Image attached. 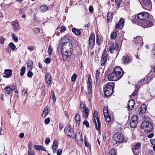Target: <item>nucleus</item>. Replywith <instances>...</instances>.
<instances>
[{
	"instance_id": "nucleus-9",
	"label": "nucleus",
	"mask_w": 155,
	"mask_h": 155,
	"mask_svg": "<svg viewBox=\"0 0 155 155\" xmlns=\"http://www.w3.org/2000/svg\"><path fill=\"white\" fill-rule=\"evenodd\" d=\"M114 140L117 142H122L124 140V135L121 133L115 134L113 137Z\"/></svg>"
},
{
	"instance_id": "nucleus-15",
	"label": "nucleus",
	"mask_w": 155,
	"mask_h": 155,
	"mask_svg": "<svg viewBox=\"0 0 155 155\" xmlns=\"http://www.w3.org/2000/svg\"><path fill=\"white\" fill-rule=\"evenodd\" d=\"M141 143H137L132 148V150L134 155H138L139 153V149L140 147Z\"/></svg>"
},
{
	"instance_id": "nucleus-36",
	"label": "nucleus",
	"mask_w": 155,
	"mask_h": 155,
	"mask_svg": "<svg viewBox=\"0 0 155 155\" xmlns=\"http://www.w3.org/2000/svg\"><path fill=\"white\" fill-rule=\"evenodd\" d=\"M50 97L51 99L53 100L54 104L56 99V97L55 96L54 92L52 91H51V95Z\"/></svg>"
},
{
	"instance_id": "nucleus-17",
	"label": "nucleus",
	"mask_w": 155,
	"mask_h": 155,
	"mask_svg": "<svg viewBox=\"0 0 155 155\" xmlns=\"http://www.w3.org/2000/svg\"><path fill=\"white\" fill-rule=\"evenodd\" d=\"M124 20L123 18H121L119 21L118 22L116 25V28L119 30H121L123 28L124 25Z\"/></svg>"
},
{
	"instance_id": "nucleus-24",
	"label": "nucleus",
	"mask_w": 155,
	"mask_h": 155,
	"mask_svg": "<svg viewBox=\"0 0 155 155\" xmlns=\"http://www.w3.org/2000/svg\"><path fill=\"white\" fill-rule=\"evenodd\" d=\"M134 39L136 43L140 44V46L143 45V39L141 37L138 36L136 38L134 37Z\"/></svg>"
},
{
	"instance_id": "nucleus-34",
	"label": "nucleus",
	"mask_w": 155,
	"mask_h": 155,
	"mask_svg": "<svg viewBox=\"0 0 155 155\" xmlns=\"http://www.w3.org/2000/svg\"><path fill=\"white\" fill-rule=\"evenodd\" d=\"M146 106L145 105H142L140 108L139 114L144 113L146 111Z\"/></svg>"
},
{
	"instance_id": "nucleus-50",
	"label": "nucleus",
	"mask_w": 155,
	"mask_h": 155,
	"mask_svg": "<svg viewBox=\"0 0 155 155\" xmlns=\"http://www.w3.org/2000/svg\"><path fill=\"white\" fill-rule=\"evenodd\" d=\"M33 29L34 32L36 33H38L40 32V29L39 28L35 27Z\"/></svg>"
},
{
	"instance_id": "nucleus-28",
	"label": "nucleus",
	"mask_w": 155,
	"mask_h": 155,
	"mask_svg": "<svg viewBox=\"0 0 155 155\" xmlns=\"http://www.w3.org/2000/svg\"><path fill=\"white\" fill-rule=\"evenodd\" d=\"M76 124L77 125L79 126L80 124L81 120V116L78 113L76 115L75 117Z\"/></svg>"
},
{
	"instance_id": "nucleus-3",
	"label": "nucleus",
	"mask_w": 155,
	"mask_h": 155,
	"mask_svg": "<svg viewBox=\"0 0 155 155\" xmlns=\"http://www.w3.org/2000/svg\"><path fill=\"white\" fill-rule=\"evenodd\" d=\"M79 109L81 112L83 117L85 118H87L89 114V111L84 102H82L81 103Z\"/></svg>"
},
{
	"instance_id": "nucleus-41",
	"label": "nucleus",
	"mask_w": 155,
	"mask_h": 155,
	"mask_svg": "<svg viewBox=\"0 0 155 155\" xmlns=\"http://www.w3.org/2000/svg\"><path fill=\"white\" fill-rule=\"evenodd\" d=\"M25 67H23L21 68V72H20V75L21 76H23L24 74L25 73Z\"/></svg>"
},
{
	"instance_id": "nucleus-52",
	"label": "nucleus",
	"mask_w": 155,
	"mask_h": 155,
	"mask_svg": "<svg viewBox=\"0 0 155 155\" xmlns=\"http://www.w3.org/2000/svg\"><path fill=\"white\" fill-rule=\"evenodd\" d=\"M50 121V118L49 117H48L45 119V123L46 124H48Z\"/></svg>"
},
{
	"instance_id": "nucleus-43",
	"label": "nucleus",
	"mask_w": 155,
	"mask_h": 155,
	"mask_svg": "<svg viewBox=\"0 0 155 155\" xmlns=\"http://www.w3.org/2000/svg\"><path fill=\"white\" fill-rule=\"evenodd\" d=\"M142 84L140 83V82L139 81L137 84H136L135 87H136V90L138 91L139 90V88L142 85Z\"/></svg>"
},
{
	"instance_id": "nucleus-18",
	"label": "nucleus",
	"mask_w": 155,
	"mask_h": 155,
	"mask_svg": "<svg viewBox=\"0 0 155 155\" xmlns=\"http://www.w3.org/2000/svg\"><path fill=\"white\" fill-rule=\"evenodd\" d=\"M51 75L48 73H47L45 75V81L48 86H50L51 84Z\"/></svg>"
},
{
	"instance_id": "nucleus-55",
	"label": "nucleus",
	"mask_w": 155,
	"mask_h": 155,
	"mask_svg": "<svg viewBox=\"0 0 155 155\" xmlns=\"http://www.w3.org/2000/svg\"><path fill=\"white\" fill-rule=\"evenodd\" d=\"M66 29V28L65 26H62L61 28L60 32L61 33L65 31Z\"/></svg>"
},
{
	"instance_id": "nucleus-27",
	"label": "nucleus",
	"mask_w": 155,
	"mask_h": 155,
	"mask_svg": "<svg viewBox=\"0 0 155 155\" xmlns=\"http://www.w3.org/2000/svg\"><path fill=\"white\" fill-rule=\"evenodd\" d=\"M58 147V145L57 142L56 140H54L52 145V149L54 153H55Z\"/></svg>"
},
{
	"instance_id": "nucleus-25",
	"label": "nucleus",
	"mask_w": 155,
	"mask_h": 155,
	"mask_svg": "<svg viewBox=\"0 0 155 155\" xmlns=\"http://www.w3.org/2000/svg\"><path fill=\"white\" fill-rule=\"evenodd\" d=\"M75 140L77 141H83L82 134L80 132H77L75 134Z\"/></svg>"
},
{
	"instance_id": "nucleus-37",
	"label": "nucleus",
	"mask_w": 155,
	"mask_h": 155,
	"mask_svg": "<svg viewBox=\"0 0 155 155\" xmlns=\"http://www.w3.org/2000/svg\"><path fill=\"white\" fill-rule=\"evenodd\" d=\"M106 155H116V152L114 149L110 150L107 153Z\"/></svg>"
},
{
	"instance_id": "nucleus-49",
	"label": "nucleus",
	"mask_w": 155,
	"mask_h": 155,
	"mask_svg": "<svg viewBox=\"0 0 155 155\" xmlns=\"http://www.w3.org/2000/svg\"><path fill=\"white\" fill-rule=\"evenodd\" d=\"M33 73L31 71H29L28 72L27 75L28 77L29 78H31L33 76Z\"/></svg>"
},
{
	"instance_id": "nucleus-8",
	"label": "nucleus",
	"mask_w": 155,
	"mask_h": 155,
	"mask_svg": "<svg viewBox=\"0 0 155 155\" xmlns=\"http://www.w3.org/2000/svg\"><path fill=\"white\" fill-rule=\"evenodd\" d=\"M93 82L90 75L87 76V94L90 96L92 94V84Z\"/></svg>"
},
{
	"instance_id": "nucleus-53",
	"label": "nucleus",
	"mask_w": 155,
	"mask_h": 155,
	"mask_svg": "<svg viewBox=\"0 0 155 155\" xmlns=\"http://www.w3.org/2000/svg\"><path fill=\"white\" fill-rule=\"evenodd\" d=\"M96 42L98 45H100L101 44L100 39L99 38L98 35L97 36Z\"/></svg>"
},
{
	"instance_id": "nucleus-40",
	"label": "nucleus",
	"mask_w": 155,
	"mask_h": 155,
	"mask_svg": "<svg viewBox=\"0 0 155 155\" xmlns=\"http://www.w3.org/2000/svg\"><path fill=\"white\" fill-rule=\"evenodd\" d=\"M8 46L9 47L13 50L14 51V50L16 48V46L15 45L12 43L11 42L9 43L8 44Z\"/></svg>"
},
{
	"instance_id": "nucleus-63",
	"label": "nucleus",
	"mask_w": 155,
	"mask_h": 155,
	"mask_svg": "<svg viewBox=\"0 0 155 155\" xmlns=\"http://www.w3.org/2000/svg\"><path fill=\"white\" fill-rule=\"evenodd\" d=\"M150 143L153 145H155V140L154 139H150Z\"/></svg>"
},
{
	"instance_id": "nucleus-60",
	"label": "nucleus",
	"mask_w": 155,
	"mask_h": 155,
	"mask_svg": "<svg viewBox=\"0 0 155 155\" xmlns=\"http://www.w3.org/2000/svg\"><path fill=\"white\" fill-rule=\"evenodd\" d=\"M28 49L31 51H32L34 50V47L33 46H29L28 47Z\"/></svg>"
},
{
	"instance_id": "nucleus-35",
	"label": "nucleus",
	"mask_w": 155,
	"mask_h": 155,
	"mask_svg": "<svg viewBox=\"0 0 155 155\" xmlns=\"http://www.w3.org/2000/svg\"><path fill=\"white\" fill-rule=\"evenodd\" d=\"M40 10L41 11L45 12L48 10V7L46 5H43L41 6Z\"/></svg>"
},
{
	"instance_id": "nucleus-62",
	"label": "nucleus",
	"mask_w": 155,
	"mask_h": 155,
	"mask_svg": "<svg viewBox=\"0 0 155 155\" xmlns=\"http://www.w3.org/2000/svg\"><path fill=\"white\" fill-rule=\"evenodd\" d=\"M62 152V150L61 149H58L57 152V155H61Z\"/></svg>"
},
{
	"instance_id": "nucleus-14",
	"label": "nucleus",
	"mask_w": 155,
	"mask_h": 155,
	"mask_svg": "<svg viewBox=\"0 0 155 155\" xmlns=\"http://www.w3.org/2000/svg\"><path fill=\"white\" fill-rule=\"evenodd\" d=\"M95 36L93 34H91L90 36L89 39V47L91 48H92L95 44Z\"/></svg>"
},
{
	"instance_id": "nucleus-22",
	"label": "nucleus",
	"mask_w": 155,
	"mask_h": 155,
	"mask_svg": "<svg viewBox=\"0 0 155 155\" xmlns=\"http://www.w3.org/2000/svg\"><path fill=\"white\" fill-rule=\"evenodd\" d=\"M50 111V108L47 106L45 107L44 109L43 112L42 114V117L45 118L48 114Z\"/></svg>"
},
{
	"instance_id": "nucleus-5",
	"label": "nucleus",
	"mask_w": 155,
	"mask_h": 155,
	"mask_svg": "<svg viewBox=\"0 0 155 155\" xmlns=\"http://www.w3.org/2000/svg\"><path fill=\"white\" fill-rule=\"evenodd\" d=\"M64 132L65 134L69 137L72 138H74L75 135L74 130L70 125H68L65 127Z\"/></svg>"
},
{
	"instance_id": "nucleus-45",
	"label": "nucleus",
	"mask_w": 155,
	"mask_h": 155,
	"mask_svg": "<svg viewBox=\"0 0 155 155\" xmlns=\"http://www.w3.org/2000/svg\"><path fill=\"white\" fill-rule=\"evenodd\" d=\"M104 117L107 122H110L111 121V118L109 115L104 116Z\"/></svg>"
},
{
	"instance_id": "nucleus-56",
	"label": "nucleus",
	"mask_w": 155,
	"mask_h": 155,
	"mask_svg": "<svg viewBox=\"0 0 155 155\" xmlns=\"http://www.w3.org/2000/svg\"><path fill=\"white\" fill-rule=\"evenodd\" d=\"M50 59L48 58H47L45 60V62L47 64H48L50 62Z\"/></svg>"
},
{
	"instance_id": "nucleus-32",
	"label": "nucleus",
	"mask_w": 155,
	"mask_h": 155,
	"mask_svg": "<svg viewBox=\"0 0 155 155\" xmlns=\"http://www.w3.org/2000/svg\"><path fill=\"white\" fill-rule=\"evenodd\" d=\"M109 49L110 52L112 54L114 52V51L115 49V48L114 47V43L112 42L110 44Z\"/></svg>"
},
{
	"instance_id": "nucleus-29",
	"label": "nucleus",
	"mask_w": 155,
	"mask_h": 155,
	"mask_svg": "<svg viewBox=\"0 0 155 155\" xmlns=\"http://www.w3.org/2000/svg\"><path fill=\"white\" fill-rule=\"evenodd\" d=\"M34 149L37 150H42L43 151H46V150L41 145H35L34 146Z\"/></svg>"
},
{
	"instance_id": "nucleus-31",
	"label": "nucleus",
	"mask_w": 155,
	"mask_h": 155,
	"mask_svg": "<svg viewBox=\"0 0 155 155\" xmlns=\"http://www.w3.org/2000/svg\"><path fill=\"white\" fill-rule=\"evenodd\" d=\"M153 25V22L150 20H146L144 23V26L147 27H150L152 26Z\"/></svg>"
},
{
	"instance_id": "nucleus-59",
	"label": "nucleus",
	"mask_w": 155,
	"mask_h": 155,
	"mask_svg": "<svg viewBox=\"0 0 155 155\" xmlns=\"http://www.w3.org/2000/svg\"><path fill=\"white\" fill-rule=\"evenodd\" d=\"M121 0H117V4L118 8H120V5L121 4Z\"/></svg>"
},
{
	"instance_id": "nucleus-48",
	"label": "nucleus",
	"mask_w": 155,
	"mask_h": 155,
	"mask_svg": "<svg viewBox=\"0 0 155 155\" xmlns=\"http://www.w3.org/2000/svg\"><path fill=\"white\" fill-rule=\"evenodd\" d=\"M100 70L99 69H98L96 70L95 75V77L96 79H98L99 76L100 74Z\"/></svg>"
},
{
	"instance_id": "nucleus-33",
	"label": "nucleus",
	"mask_w": 155,
	"mask_h": 155,
	"mask_svg": "<svg viewBox=\"0 0 155 155\" xmlns=\"http://www.w3.org/2000/svg\"><path fill=\"white\" fill-rule=\"evenodd\" d=\"M113 17V14L112 12H109L107 15V21L110 22L111 21Z\"/></svg>"
},
{
	"instance_id": "nucleus-44",
	"label": "nucleus",
	"mask_w": 155,
	"mask_h": 155,
	"mask_svg": "<svg viewBox=\"0 0 155 155\" xmlns=\"http://www.w3.org/2000/svg\"><path fill=\"white\" fill-rule=\"evenodd\" d=\"M12 38L13 39L14 41L15 42H17L18 41V38L16 37L15 35L13 33L12 34Z\"/></svg>"
},
{
	"instance_id": "nucleus-1",
	"label": "nucleus",
	"mask_w": 155,
	"mask_h": 155,
	"mask_svg": "<svg viewBox=\"0 0 155 155\" xmlns=\"http://www.w3.org/2000/svg\"><path fill=\"white\" fill-rule=\"evenodd\" d=\"M113 72L108 75L109 80L117 81L120 79L123 75V71L122 69L118 66L115 67Z\"/></svg>"
},
{
	"instance_id": "nucleus-21",
	"label": "nucleus",
	"mask_w": 155,
	"mask_h": 155,
	"mask_svg": "<svg viewBox=\"0 0 155 155\" xmlns=\"http://www.w3.org/2000/svg\"><path fill=\"white\" fill-rule=\"evenodd\" d=\"M12 70L9 69H5L4 73L5 75H3L4 77L7 78H8L11 77L12 76Z\"/></svg>"
},
{
	"instance_id": "nucleus-64",
	"label": "nucleus",
	"mask_w": 155,
	"mask_h": 155,
	"mask_svg": "<svg viewBox=\"0 0 155 155\" xmlns=\"http://www.w3.org/2000/svg\"><path fill=\"white\" fill-rule=\"evenodd\" d=\"M89 10L90 12H92L93 11V8L92 6H89Z\"/></svg>"
},
{
	"instance_id": "nucleus-13",
	"label": "nucleus",
	"mask_w": 155,
	"mask_h": 155,
	"mask_svg": "<svg viewBox=\"0 0 155 155\" xmlns=\"http://www.w3.org/2000/svg\"><path fill=\"white\" fill-rule=\"evenodd\" d=\"M64 51V50H61V54L63 60L64 61L68 60L72 55V52L65 51V52Z\"/></svg>"
},
{
	"instance_id": "nucleus-30",
	"label": "nucleus",
	"mask_w": 155,
	"mask_h": 155,
	"mask_svg": "<svg viewBox=\"0 0 155 155\" xmlns=\"http://www.w3.org/2000/svg\"><path fill=\"white\" fill-rule=\"evenodd\" d=\"M72 32L75 35L79 36L81 33V31L80 30L76 29L75 28H73L72 29Z\"/></svg>"
},
{
	"instance_id": "nucleus-11",
	"label": "nucleus",
	"mask_w": 155,
	"mask_h": 155,
	"mask_svg": "<svg viewBox=\"0 0 155 155\" xmlns=\"http://www.w3.org/2000/svg\"><path fill=\"white\" fill-rule=\"evenodd\" d=\"M138 117L136 115H134L132 117L130 125L132 128L135 127L137 124Z\"/></svg>"
},
{
	"instance_id": "nucleus-39",
	"label": "nucleus",
	"mask_w": 155,
	"mask_h": 155,
	"mask_svg": "<svg viewBox=\"0 0 155 155\" xmlns=\"http://www.w3.org/2000/svg\"><path fill=\"white\" fill-rule=\"evenodd\" d=\"M53 51V48L51 47V45H50L49 46L48 50V54H49V55L51 56V55Z\"/></svg>"
},
{
	"instance_id": "nucleus-6",
	"label": "nucleus",
	"mask_w": 155,
	"mask_h": 155,
	"mask_svg": "<svg viewBox=\"0 0 155 155\" xmlns=\"http://www.w3.org/2000/svg\"><path fill=\"white\" fill-rule=\"evenodd\" d=\"M61 50H64V51H71L72 52L73 50V45L71 43L67 42H64L61 47Z\"/></svg>"
},
{
	"instance_id": "nucleus-58",
	"label": "nucleus",
	"mask_w": 155,
	"mask_h": 155,
	"mask_svg": "<svg viewBox=\"0 0 155 155\" xmlns=\"http://www.w3.org/2000/svg\"><path fill=\"white\" fill-rule=\"evenodd\" d=\"M27 67L29 69L31 70L33 68V65L31 63H28L27 65Z\"/></svg>"
},
{
	"instance_id": "nucleus-23",
	"label": "nucleus",
	"mask_w": 155,
	"mask_h": 155,
	"mask_svg": "<svg viewBox=\"0 0 155 155\" xmlns=\"http://www.w3.org/2000/svg\"><path fill=\"white\" fill-rule=\"evenodd\" d=\"M135 104V102L133 100H130L128 101V108L130 110H132Z\"/></svg>"
},
{
	"instance_id": "nucleus-2",
	"label": "nucleus",
	"mask_w": 155,
	"mask_h": 155,
	"mask_svg": "<svg viewBox=\"0 0 155 155\" xmlns=\"http://www.w3.org/2000/svg\"><path fill=\"white\" fill-rule=\"evenodd\" d=\"M114 83L113 82L107 83L104 86V90L105 96L108 97L113 93Z\"/></svg>"
},
{
	"instance_id": "nucleus-54",
	"label": "nucleus",
	"mask_w": 155,
	"mask_h": 155,
	"mask_svg": "<svg viewBox=\"0 0 155 155\" xmlns=\"http://www.w3.org/2000/svg\"><path fill=\"white\" fill-rule=\"evenodd\" d=\"M83 125H85L86 126V127H89V123L86 120H84L83 122Z\"/></svg>"
},
{
	"instance_id": "nucleus-19",
	"label": "nucleus",
	"mask_w": 155,
	"mask_h": 155,
	"mask_svg": "<svg viewBox=\"0 0 155 155\" xmlns=\"http://www.w3.org/2000/svg\"><path fill=\"white\" fill-rule=\"evenodd\" d=\"M12 25L13 29L15 32L18 31L20 29V26L18 22L13 21L12 22Z\"/></svg>"
},
{
	"instance_id": "nucleus-20",
	"label": "nucleus",
	"mask_w": 155,
	"mask_h": 155,
	"mask_svg": "<svg viewBox=\"0 0 155 155\" xmlns=\"http://www.w3.org/2000/svg\"><path fill=\"white\" fill-rule=\"evenodd\" d=\"M107 58V54L104 51L101 60V65L103 66L104 65Z\"/></svg>"
},
{
	"instance_id": "nucleus-38",
	"label": "nucleus",
	"mask_w": 155,
	"mask_h": 155,
	"mask_svg": "<svg viewBox=\"0 0 155 155\" xmlns=\"http://www.w3.org/2000/svg\"><path fill=\"white\" fill-rule=\"evenodd\" d=\"M117 35V33L116 32L112 33L110 35V38L112 39H115Z\"/></svg>"
},
{
	"instance_id": "nucleus-7",
	"label": "nucleus",
	"mask_w": 155,
	"mask_h": 155,
	"mask_svg": "<svg viewBox=\"0 0 155 155\" xmlns=\"http://www.w3.org/2000/svg\"><path fill=\"white\" fill-rule=\"evenodd\" d=\"M142 129L147 132L151 131L152 129V126L151 123L146 121L143 122L141 124Z\"/></svg>"
},
{
	"instance_id": "nucleus-16",
	"label": "nucleus",
	"mask_w": 155,
	"mask_h": 155,
	"mask_svg": "<svg viewBox=\"0 0 155 155\" xmlns=\"http://www.w3.org/2000/svg\"><path fill=\"white\" fill-rule=\"evenodd\" d=\"M16 88L15 86L10 87V86H7L5 88L4 91L6 94H12V91L15 89Z\"/></svg>"
},
{
	"instance_id": "nucleus-47",
	"label": "nucleus",
	"mask_w": 155,
	"mask_h": 155,
	"mask_svg": "<svg viewBox=\"0 0 155 155\" xmlns=\"http://www.w3.org/2000/svg\"><path fill=\"white\" fill-rule=\"evenodd\" d=\"M107 107H104L103 110L104 111V116L108 115V110H107Z\"/></svg>"
},
{
	"instance_id": "nucleus-51",
	"label": "nucleus",
	"mask_w": 155,
	"mask_h": 155,
	"mask_svg": "<svg viewBox=\"0 0 155 155\" xmlns=\"http://www.w3.org/2000/svg\"><path fill=\"white\" fill-rule=\"evenodd\" d=\"M6 40V39L2 37H1L0 38V43L3 44L4 43V41Z\"/></svg>"
},
{
	"instance_id": "nucleus-4",
	"label": "nucleus",
	"mask_w": 155,
	"mask_h": 155,
	"mask_svg": "<svg viewBox=\"0 0 155 155\" xmlns=\"http://www.w3.org/2000/svg\"><path fill=\"white\" fill-rule=\"evenodd\" d=\"M93 120L95 124L96 129L99 131H100L101 122L98 117V112L97 111H94Z\"/></svg>"
},
{
	"instance_id": "nucleus-61",
	"label": "nucleus",
	"mask_w": 155,
	"mask_h": 155,
	"mask_svg": "<svg viewBox=\"0 0 155 155\" xmlns=\"http://www.w3.org/2000/svg\"><path fill=\"white\" fill-rule=\"evenodd\" d=\"M45 142L46 144H48L50 142V138H46Z\"/></svg>"
},
{
	"instance_id": "nucleus-12",
	"label": "nucleus",
	"mask_w": 155,
	"mask_h": 155,
	"mask_svg": "<svg viewBox=\"0 0 155 155\" xmlns=\"http://www.w3.org/2000/svg\"><path fill=\"white\" fill-rule=\"evenodd\" d=\"M149 17V14L145 12L140 13L137 15L138 18L141 20H146Z\"/></svg>"
},
{
	"instance_id": "nucleus-42",
	"label": "nucleus",
	"mask_w": 155,
	"mask_h": 155,
	"mask_svg": "<svg viewBox=\"0 0 155 155\" xmlns=\"http://www.w3.org/2000/svg\"><path fill=\"white\" fill-rule=\"evenodd\" d=\"M84 142L85 146L87 147H90V146L89 144V143L87 142V140L86 136H85L84 137Z\"/></svg>"
},
{
	"instance_id": "nucleus-57",
	"label": "nucleus",
	"mask_w": 155,
	"mask_h": 155,
	"mask_svg": "<svg viewBox=\"0 0 155 155\" xmlns=\"http://www.w3.org/2000/svg\"><path fill=\"white\" fill-rule=\"evenodd\" d=\"M32 147V144L31 142H30L28 144V149H31Z\"/></svg>"
},
{
	"instance_id": "nucleus-10",
	"label": "nucleus",
	"mask_w": 155,
	"mask_h": 155,
	"mask_svg": "<svg viewBox=\"0 0 155 155\" xmlns=\"http://www.w3.org/2000/svg\"><path fill=\"white\" fill-rule=\"evenodd\" d=\"M145 9L150 10L152 8V3L151 0H142Z\"/></svg>"
},
{
	"instance_id": "nucleus-26",
	"label": "nucleus",
	"mask_w": 155,
	"mask_h": 155,
	"mask_svg": "<svg viewBox=\"0 0 155 155\" xmlns=\"http://www.w3.org/2000/svg\"><path fill=\"white\" fill-rule=\"evenodd\" d=\"M131 59L129 56L127 54L125 55L123 57V62L125 64H127L129 63Z\"/></svg>"
},
{
	"instance_id": "nucleus-46",
	"label": "nucleus",
	"mask_w": 155,
	"mask_h": 155,
	"mask_svg": "<svg viewBox=\"0 0 155 155\" xmlns=\"http://www.w3.org/2000/svg\"><path fill=\"white\" fill-rule=\"evenodd\" d=\"M77 77V75L76 74H73L71 77L72 81L75 82L76 81Z\"/></svg>"
}]
</instances>
